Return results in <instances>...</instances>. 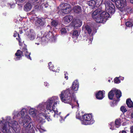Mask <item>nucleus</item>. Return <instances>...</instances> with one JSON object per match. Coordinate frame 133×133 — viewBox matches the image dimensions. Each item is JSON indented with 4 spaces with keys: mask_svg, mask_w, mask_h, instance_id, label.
I'll use <instances>...</instances> for the list:
<instances>
[{
    "mask_svg": "<svg viewBox=\"0 0 133 133\" xmlns=\"http://www.w3.org/2000/svg\"><path fill=\"white\" fill-rule=\"evenodd\" d=\"M59 102L58 97H52L48 98L46 101L42 102L37 105L36 106L37 110L33 108L30 107L29 113L32 117H35L37 116V112H38V120L40 123H43L45 122V119H46L48 121H51L50 117L48 115L50 113L54 112V117L56 118H58L60 122L62 123L64 121V119L69 116V114H68L64 118L61 115V112L56 108L57 104L59 103Z\"/></svg>",
    "mask_w": 133,
    "mask_h": 133,
    "instance_id": "1",
    "label": "nucleus"
},
{
    "mask_svg": "<svg viewBox=\"0 0 133 133\" xmlns=\"http://www.w3.org/2000/svg\"><path fill=\"white\" fill-rule=\"evenodd\" d=\"M28 109L23 108L20 111H14L13 113V119H17L20 116V114L21 116L22 121H19L20 123H23V128L22 133H34L33 125L31 121V119L29 116L26 114Z\"/></svg>",
    "mask_w": 133,
    "mask_h": 133,
    "instance_id": "2",
    "label": "nucleus"
},
{
    "mask_svg": "<svg viewBox=\"0 0 133 133\" xmlns=\"http://www.w3.org/2000/svg\"><path fill=\"white\" fill-rule=\"evenodd\" d=\"M8 126L12 128L16 133H19L20 131V128L17 122L15 121H12L9 116L6 117L5 120L3 119L2 121H0V129L4 133H11Z\"/></svg>",
    "mask_w": 133,
    "mask_h": 133,
    "instance_id": "3",
    "label": "nucleus"
},
{
    "mask_svg": "<svg viewBox=\"0 0 133 133\" xmlns=\"http://www.w3.org/2000/svg\"><path fill=\"white\" fill-rule=\"evenodd\" d=\"M72 92L70 89H68L62 91L59 96L62 102L70 104L72 106V108L76 105V104L79 105L78 101L76 99L75 96L71 94Z\"/></svg>",
    "mask_w": 133,
    "mask_h": 133,
    "instance_id": "4",
    "label": "nucleus"
},
{
    "mask_svg": "<svg viewBox=\"0 0 133 133\" xmlns=\"http://www.w3.org/2000/svg\"><path fill=\"white\" fill-rule=\"evenodd\" d=\"M109 14L105 12H102L100 9H97L92 14L93 19L98 23H104L109 17Z\"/></svg>",
    "mask_w": 133,
    "mask_h": 133,
    "instance_id": "5",
    "label": "nucleus"
},
{
    "mask_svg": "<svg viewBox=\"0 0 133 133\" xmlns=\"http://www.w3.org/2000/svg\"><path fill=\"white\" fill-rule=\"evenodd\" d=\"M108 96L110 99L114 101V103H117L120 100L119 98L121 96V92L120 90L113 88L109 92Z\"/></svg>",
    "mask_w": 133,
    "mask_h": 133,
    "instance_id": "6",
    "label": "nucleus"
},
{
    "mask_svg": "<svg viewBox=\"0 0 133 133\" xmlns=\"http://www.w3.org/2000/svg\"><path fill=\"white\" fill-rule=\"evenodd\" d=\"M23 54H24L28 58L31 60V58L30 56V53L28 52L26 48L24 47L23 48L22 52L19 50L17 51L15 54V60L17 61L21 59L23 56Z\"/></svg>",
    "mask_w": 133,
    "mask_h": 133,
    "instance_id": "7",
    "label": "nucleus"
},
{
    "mask_svg": "<svg viewBox=\"0 0 133 133\" xmlns=\"http://www.w3.org/2000/svg\"><path fill=\"white\" fill-rule=\"evenodd\" d=\"M94 122L92 119V115L90 114H87L83 115L81 119V123L85 125H90Z\"/></svg>",
    "mask_w": 133,
    "mask_h": 133,
    "instance_id": "8",
    "label": "nucleus"
},
{
    "mask_svg": "<svg viewBox=\"0 0 133 133\" xmlns=\"http://www.w3.org/2000/svg\"><path fill=\"white\" fill-rule=\"evenodd\" d=\"M104 4L105 6V12L109 14H114L115 12L114 5L109 0H106Z\"/></svg>",
    "mask_w": 133,
    "mask_h": 133,
    "instance_id": "9",
    "label": "nucleus"
},
{
    "mask_svg": "<svg viewBox=\"0 0 133 133\" xmlns=\"http://www.w3.org/2000/svg\"><path fill=\"white\" fill-rule=\"evenodd\" d=\"M58 9L61 10L62 12L65 14L69 13L71 10L70 5L67 3H63L60 5Z\"/></svg>",
    "mask_w": 133,
    "mask_h": 133,
    "instance_id": "10",
    "label": "nucleus"
},
{
    "mask_svg": "<svg viewBox=\"0 0 133 133\" xmlns=\"http://www.w3.org/2000/svg\"><path fill=\"white\" fill-rule=\"evenodd\" d=\"M48 6L46 2V0H41L36 3L35 8L38 10H40L44 8H46Z\"/></svg>",
    "mask_w": 133,
    "mask_h": 133,
    "instance_id": "11",
    "label": "nucleus"
},
{
    "mask_svg": "<svg viewBox=\"0 0 133 133\" xmlns=\"http://www.w3.org/2000/svg\"><path fill=\"white\" fill-rule=\"evenodd\" d=\"M115 2L117 7L118 8H122L126 5L125 0H111Z\"/></svg>",
    "mask_w": 133,
    "mask_h": 133,
    "instance_id": "12",
    "label": "nucleus"
},
{
    "mask_svg": "<svg viewBox=\"0 0 133 133\" xmlns=\"http://www.w3.org/2000/svg\"><path fill=\"white\" fill-rule=\"evenodd\" d=\"M115 126H114L113 122H111L109 124V127L110 129L113 130L116 129V128H118L121 125V123L119 120L116 119L115 122Z\"/></svg>",
    "mask_w": 133,
    "mask_h": 133,
    "instance_id": "13",
    "label": "nucleus"
},
{
    "mask_svg": "<svg viewBox=\"0 0 133 133\" xmlns=\"http://www.w3.org/2000/svg\"><path fill=\"white\" fill-rule=\"evenodd\" d=\"M45 24V19L44 18H37L35 22V24L37 26H43Z\"/></svg>",
    "mask_w": 133,
    "mask_h": 133,
    "instance_id": "14",
    "label": "nucleus"
},
{
    "mask_svg": "<svg viewBox=\"0 0 133 133\" xmlns=\"http://www.w3.org/2000/svg\"><path fill=\"white\" fill-rule=\"evenodd\" d=\"M79 87V83L77 80H75L72 83L71 86V89L74 91L78 90Z\"/></svg>",
    "mask_w": 133,
    "mask_h": 133,
    "instance_id": "15",
    "label": "nucleus"
},
{
    "mask_svg": "<svg viewBox=\"0 0 133 133\" xmlns=\"http://www.w3.org/2000/svg\"><path fill=\"white\" fill-rule=\"evenodd\" d=\"M105 93V91L103 90L98 91L96 93V98L98 99H102L104 97Z\"/></svg>",
    "mask_w": 133,
    "mask_h": 133,
    "instance_id": "16",
    "label": "nucleus"
},
{
    "mask_svg": "<svg viewBox=\"0 0 133 133\" xmlns=\"http://www.w3.org/2000/svg\"><path fill=\"white\" fill-rule=\"evenodd\" d=\"M82 22L79 19H77L71 23L72 25L75 28L80 26L82 25Z\"/></svg>",
    "mask_w": 133,
    "mask_h": 133,
    "instance_id": "17",
    "label": "nucleus"
},
{
    "mask_svg": "<svg viewBox=\"0 0 133 133\" xmlns=\"http://www.w3.org/2000/svg\"><path fill=\"white\" fill-rule=\"evenodd\" d=\"M73 18V17L71 15H68L64 17L63 20L66 23L70 22Z\"/></svg>",
    "mask_w": 133,
    "mask_h": 133,
    "instance_id": "18",
    "label": "nucleus"
},
{
    "mask_svg": "<svg viewBox=\"0 0 133 133\" xmlns=\"http://www.w3.org/2000/svg\"><path fill=\"white\" fill-rule=\"evenodd\" d=\"M83 30L85 32L88 33L90 35L91 32V30L90 27L88 25L83 26Z\"/></svg>",
    "mask_w": 133,
    "mask_h": 133,
    "instance_id": "19",
    "label": "nucleus"
},
{
    "mask_svg": "<svg viewBox=\"0 0 133 133\" xmlns=\"http://www.w3.org/2000/svg\"><path fill=\"white\" fill-rule=\"evenodd\" d=\"M45 38V37H43L42 38H41L39 37L37 38L36 39L37 42L36 43V44H37V45H39L41 43L43 44L45 42L44 40Z\"/></svg>",
    "mask_w": 133,
    "mask_h": 133,
    "instance_id": "20",
    "label": "nucleus"
},
{
    "mask_svg": "<svg viewBox=\"0 0 133 133\" xmlns=\"http://www.w3.org/2000/svg\"><path fill=\"white\" fill-rule=\"evenodd\" d=\"M73 10L76 13H79L82 12L81 8L78 6H76L74 7Z\"/></svg>",
    "mask_w": 133,
    "mask_h": 133,
    "instance_id": "21",
    "label": "nucleus"
},
{
    "mask_svg": "<svg viewBox=\"0 0 133 133\" xmlns=\"http://www.w3.org/2000/svg\"><path fill=\"white\" fill-rule=\"evenodd\" d=\"M61 32L62 35H64L66 34L67 32V26H65L63 25H61Z\"/></svg>",
    "mask_w": 133,
    "mask_h": 133,
    "instance_id": "22",
    "label": "nucleus"
},
{
    "mask_svg": "<svg viewBox=\"0 0 133 133\" xmlns=\"http://www.w3.org/2000/svg\"><path fill=\"white\" fill-rule=\"evenodd\" d=\"M52 33L50 31H49L48 32H45V36L43 37H45V38L44 40V42H45V41H47V39H49V38L52 36Z\"/></svg>",
    "mask_w": 133,
    "mask_h": 133,
    "instance_id": "23",
    "label": "nucleus"
},
{
    "mask_svg": "<svg viewBox=\"0 0 133 133\" xmlns=\"http://www.w3.org/2000/svg\"><path fill=\"white\" fill-rule=\"evenodd\" d=\"M96 3L94 0H91L87 2V4L90 6H91V8L93 9L95 6H96Z\"/></svg>",
    "mask_w": 133,
    "mask_h": 133,
    "instance_id": "24",
    "label": "nucleus"
},
{
    "mask_svg": "<svg viewBox=\"0 0 133 133\" xmlns=\"http://www.w3.org/2000/svg\"><path fill=\"white\" fill-rule=\"evenodd\" d=\"M35 33L32 30L30 31V33L29 35V38L31 40H33L35 39Z\"/></svg>",
    "mask_w": 133,
    "mask_h": 133,
    "instance_id": "25",
    "label": "nucleus"
},
{
    "mask_svg": "<svg viewBox=\"0 0 133 133\" xmlns=\"http://www.w3.org/2000/svg\"><path fill=\"white\" fill-rule=\"evenodd\" d=\"M31 4L30 3H28L25 5L24 9L26 11H28L31 9Z\"/></svg>",
    "mask_w": 133,
    "mask_h": 133,
    "instance_id": "26",
    "label": "nucleus"
},
{
    "mask_svg": "<svg viewBox=\"0 0 133 133\" xmlns=\"http://www.w3.org/2000/svg\"><path fill=\"white\" fill-rule=\"evenodd\" d=\"M17 36H18V37L16 38V39L18 40L19 45L21 46L22 45V43L21 42V39L19 37V34L16 32L15 31L14 34V36L16 37Z\"/></svg>",
    "mask_w": 133,
    "mask_h": 133,
    "instance_id": "27",
    "label": "nucleus"
},
{
    "mask_svg": "<svg viewBox=\"0 0 133 133\" xmlns=\"http://www.w3.org/2000/svg\"><path fill=\"white\" fill-rule=\"evenodd\" d=\"M126 103L127 106L129 108H131L133 107V102L130 99H127Z\"/></svg>",
    "mask_w": 133,
    "mask_h": 133,
    "instance_id": "28",
    "label": "nucleus"
},
{
    "mask_svg": "<svg viewBox=\"0 0 133 133\" xmlns=\"http://www.w3.org/2000/svg\"><path fill=\"white\" fill-rule=\"evenodd\" d=\"M49 68L50 70H51L52 71H55L56 72H58L59 70H55L54 69H53V67L54 66H52L51 64V62H50L49 64Z\"/></svg>",
    "mask_w": 133,
    "mask_h": 133,
    "instance_id": "29",
    "label": "nucleus"
},
{
    "mask_svg": "<svg viewBox=\"0 0 133 133\" xmlns=\"http://www.w3.org/2000/svg\"><path fill=\"white\" fill-rule=\"evenodd\" d=\"M103 1V0H96V7H98L102 3Z\"/></svg>",
    "mask_w": 133,
    "mask_h": 133,
    "instance_id": "30",
    "label": "nucleus"
},
{
    "mask_svg": "<svg viewBox=\"0 0 133 133\" xmlns=\"http://www.w3.org/2000/svg\"><path fill=\"white\" fill-rule=\"evenodd\" d=\"M93 37L92 36H90V37H89L86 39V41L89 44L91 43Z\"/></svg>",
    "mask_w": 133,
    "mask_h": 133,
    "instance_id": "31",
    "label": "nucleus"
},
{
    "mask_svg": "<svg viewBox=\"0 0 133 133\" xmlns=\"http://www.w3.org/2000/svg\"><path fill=\"white\" fill-rule=\"evenodd\" d=\"M36 127L41 133L45 131V130L42 128L41 126L39 125H37L36 126Z\"/></svg>",
    "mask_w": 133,
    "mask_h": 133,
    "instance_id": "32",
    "label": "nucleus"
},
{
    "mask_svg": "<svg viewBox=\"0 0 133 133\" xmlns=\"http://www.w3.org/2000/svg\"><path fill=\"white\" fill-rule=\"evenodd\" d=\"M51 24L54 27H56L57 26V25H60L58 24V23L57 21H53L51 22Z\"/></svg>",
    "mask_w": 133,
    "mask_h": 133,
    "instance_id": "33",
    "label": "nucleus"
},
{
    "mask_svg": "<svg viewBox=\"0 0 133 133\" xmlns=\"http://www.w3.org/2000/svg\"><path fill=\"white\" fill-rule=\"evenodd\" d=\"M79 35V33L78 31L76 30H74L73 33V37H77Z\"/></svg>",
    "mask_w": 133,
    "mask_h": 133,
    "instance_id": "34",
    "label": "nucleus"
},
{
    "mask_svg": "<svg viewBox=\"0 0 133 133\" xmlns=\"http://www.w3.org/2000/svg\"><path fill=\"white\" fill-rule=\"evenodd\" d=\"M126 25L127 26L132 27L133 25V22L131 23L130 22H127L126 23Z\"/></svg>",
    "mask_w": 133,
    "mask_h": 133,
    "instance_id": "35",
    "label": "nucleus"
},
{
    "mask_svg": "<svg viewBox=\"0 0 133 133\" xmlns=\"http://www.w3.org/2000/svg\"><path fill=\"white\" fill-rule=\"evenodd\" d=\"M114 82L115 83H119L120 82V81L119 79V77H116L114 80Z\"/></svg>",
    "mask_w": 133,
    "mask_h": 133,
    "instance_id": "36",
    "label": "nucleus"
},
{
    "mask_svg": "<svg viewBox=\"0 0 133 133\" xmlns=\"http://www.w3.org/2000/svg\"><path fill=\"white\" fill-rule=\"evenodd\" d=\"M120 109L123 112H125L127 111L126 108L123 106L121 107Z\"/></svg>",
    "mask_w": 133,
    "mask_h": 133,
    "instance_id": "37",
    "label": "nucleus"
},
{
    "mask_svg": "<svg viewBox=\"0 0 133 133\" xmlns=\"http://www.w3.org/2000/svg\"><path fill=\"white\" fill-rule=\"evenodd\" d=\"M76 117L78 119H80L81 118V116L78 111H77L76 112Z\"/></svg>",
    "mask_w": 133,
    "mask_h": 133,
    "instance_id": "38",
    "label": "nucleus"
},
{
    "mask_svg": "<svg viewBox=\"0 0 133 133\" xmlns=\"http://www.w3.org/2000/svg\"><path fill=\"white\" fill-rule=\"evenodd\" d=\"M25 0H15L16 3H22L24 2Z\"/></svg>",
    "mask_w": 133,
    "mask_h": 133,
    "instance_id": "39",
    "label": "nucleus"
},
{
    "mask_svg": "<svg viewBox=\"0 0 133 133\" xmlns=\"http://www.w3.org/2000/svg\"><path fill=\"white\" fill-rule=\"evenodd\" d=\"M9 5L11 8H14L15 7V5L14 4H12L11 5L9 4Z\"/></svg>",
    "mask_w": 133,
    "mask_h": 133,
    "instance_id": "40",
    "label": "nucleus"
},
{
    "mask_svg": "<svg viewBox=\"0 0 133 133\" xmlns=\"http://www.w3.org/2000/svg\"><path fill=\"white\" fill-rule=\"evenodd\" d=\"M44 85L45 87H48L49 85V83H48L46 82H44Z\"/></svg>",
    "mask_w": 133,
    "mask_h": 133,
    "instance_id": "41",
    "label": "nucleus"
},
{
    "mask_svg": "<svg viewBox=\"0 0 133 133\" xmlns=\"http://www.w3.org/2000/svg\"><path fill=\"white\" fill-rule=\"evenodd\" d=\"M65 78L66 79V80H67L68 79V74L66 72L65 74Z\"/></svg>",
    "mask_w": 133,
    "mask_h": 133,
    "instance_id": "42",
    "label": "nucleus"
},
{
    "mask_svg": "<svg viewBox=\"0 0 133 133\" xmlns=\"http://www.w3.org/2000/svg\"><path fill=\"white\" fill-rule=\"evenodd\" d=\"M131 133H133V126L130 128Z\"/></svg>",
    "mask_w": 133,
    "mask_h": 133,
    "instance_id": "43",
    "label": "nucleus"
},
{
    "mask_svg": "<svg viewBox=\"0 0 133 133\" xmlns=\"http://www.w3.org/2000/svg\"><path fill=\"white\" fill-rule=\"evenodd\" d=\"M130 118H133V112H132L131 113V117Z\"/></svg>",
    "mask_w": 133,
    "mask_h": 133,
    "instance_id": "44",
    "label": "nucleus"
},
{
    "mask_svg": "<svg viewBox=\"0 0 133 133\" xmlns=\"http://www.w3.org/2000/svg\"><path fill=\"white\" fill-rule=\"evenodd\" d=\"M131 3H133V0H128Z\"/></svg>",
    "mask_w": 133,
    "mask_h": 133,
    "instance_id": "45",
    "label": "nucleus"
},
{
    "mask_svg": "<svg viewBox=\"0 0 133 133\" xmlns=\"http://www.w3.org/2000/svg\"><path fill=\"white\" fill-rule=\"evenodd\" d=\"M119 133H126L125 131H122L121 132H120Z\"/></svg>",
    "mask_w": 133,
    "mask_h": 133,
    "instance_id": "46",
    "label": "nucleus"
},
{
    "mask_svg": "<svg viewBox=\"0 0 133 133\" xmlns=\"http://www.w3.org/2000/svg\"><path fill=\"white\" fill-rule=\"evenodd\" d=\"M48 28H50V27L49 26H47Z\"/></svg>",
    "mask_w": 133,
    "mask_h": 133,
    "instance_id": "47",
    "label": "nucleus"
},
{
    "mask_svg": "<svg viewBox=\"0 0 133 133\" xmlns=\"http://www.w3.org/2000/svg\"><path fill=\"white\" fill-rule=\"evenodd\" d=\"M63 85H64L65 84V82H64L62 83Z\"/></svg>",
    "mask_w": 133,
    "mask_h": 133,
    "instance_id": "48",
    "label": "nucleus"
},
{
    "mask_svg": "<svg viewBox=\"0 0 133 133\" xmlns=\"http://www.w3.org/2000/svg\"><path fill=\"white\" fill-rule=\"evenodd\" d=\"M110 80H108V82H110Z\"/></svg>",
    "mask_w": 133,
    "mask_h": 133,
    "instance_id": "49",
    "label": "nucleus"
},
{
    "mask_svg": "<svg viewBox=\"0 0 133 133\" xmlns=\"http://www.w3.org/2000/svg\"><path fill=\"white\" fill-rule=\"evenodd\" d=\"M84 38H86V36L84 37Z\"/></svg>",
    "mask_w": 133,
    "mask_h": 133,
    "instance_id": "50",
    "label": "nucleus"
},
{
    "mask_svg": "<svg viewBox=\"0 0 133 133\" xmlns=\"http://www.w3.org/2000/svg\"><path fill=\"white\" fill-rule=\"evenodd\" d=\"M123 79H124V78H123V79H122V80H123Z\"/></svg>",
    "mask_w": 133,
    "mask_h": 133,
    "instance_id": "51",
    "label": "nucleus"
},
{
    "mask_svg": "<svg viewBox=\"0 0 133 133\" xmlns=\"http://www.w3.org/2000/svg\"><path fill=\"white\" fill-rule=\"evenodd\" d=\"M35 0V1H37L38 0Z\"/></svg>",
    "mask_w": 133,
    "mask_h": 133,
    "instance_id": "52",
    "label": "nucleus"
},
{
    "mask_svg": "<svg viewBox=\"0 0 133 133\" xmlns=\"http://www.w3.org/2000/svg\"><path fill=\"white\" fill-rule=\"evenodd\" d=\"M60 12V11L59 12H59Z\"/></svg>",
    "mask_w": 133,
    "mask_h": 133,
    "instance_id": "53",
    "label": "nucleus"
},
{
    "mask_svg": "<svg viewBox=\"0 0 133 133\" xmlns=\"http://www.w3.org/2000/svg\"><path fill=\"white\" fill-rule=\"evenodd\" d=\"M18 5L19 4H18Z\"/></svg>",
    "mask_w": 133,
    "mask_h": 133,
    "instance_id": "54",
    "label": "nucleus"
}]
</instances>
